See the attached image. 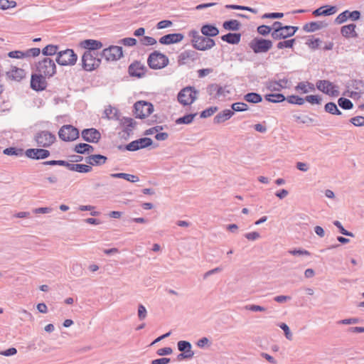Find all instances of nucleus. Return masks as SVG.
Listing matches in <instances>:
<instances>
[{
  "mask_svg": "<svg viewBox=\"0 0 364 364\" xmlns=\"http://www.w3.org/2000/svg\"><path fill=\"white\" fill-rule=\"evenodd\" d=\"M177 347L179 351L185 353L193 357L194 352L191 350L192 346L189 341H180L177 343Z\"/></svg>",
  "mask_w": 364,
  "mask_h": 364,
  "instance_id": "32",
  "label": "nucleus"
},
{
  "mask_svg": "<svg viewBox=\"0 0 364 364\" xmlns=\"http://www.w3.org/2000/svg\"><path fill=\"white\" fill-rule=\"evenodd\" d=\"M134 115L136 118L144 119L151 114L154 111V106L151 102L138 101L134 105Z\"/></svg>",
  "mask_w": 364,
  "mask_h": 364,
  "instance_id": "9",
  "label": "nucleus"
},
{
  "mask_svg": "<svg viewBox=\"0 0 364 364\" xmlns=\"http://www.w3.org/2000/svg\"><path fill=\"white\" fill-rule=\"evenodd\" d=\"M136 122L132 118L129 117H124L122 119V124L124 127V132L129 134V132H132V129L135 125Z\"/></svg>",
  "mask_w": 364,
  "mask_h": 364,
  "instance_id": "38",
  "label": "nucleus"
},
{
  "mask_svg": "<svg viewBox=\"0 0 364 364\" xmlns=\"http://www.w3.org/2000/svg\"><path fill=\"white\" fill-rule=\"evenodd\" d=\"M289 80L287 78H282L277 80H269L266 83V87L271 92H279L284 88H287Z\"/></svg>",
  "mask_w": 364,
  "mask_h": 364,
  "instance_id": "20",
  "label": "nucleus"
},
{
  "mask_svg": "<svg viewBox=\"0 0 364 364\" xmlns=\"http://www.w3.org/2000/svg\"><path fill=\"white\" fill-rule=\"evenodd\" d=\"M92 166L89 165L82 164H76V170L75 171L79 173H89L92 171Z\"/></svg>",
  "mask_w": 364,
  "mask_h": 364,
  "instance_id": "54",
  "label": "nucleus"
},
{
  "mask_svg": "<svg viewBox=\"0 0 364 364\" xmlns=\"http://www.w3.org/2000/svg\"><path fill=\"white\" fill-rule=\"evenodd\" d=\"M272 41L262 38H254L250 43L249 46L255 53H267L272 48Z\"/></svg>",
  "mask_w": 364,
  "mask_h": 364,
  "instance_id": "7",
  "label": "nucleus"
},
{
  "mask_svg": "<svg viewBox=\"0 0 364 364\" xmlns=\"http://www.w3.org/2000/svg\"><path fill=\"white\" fill-rule=\"evenodd\" d=\"M244 100L250 103H259L262 101L261 95L257 92H248L244 95Z\"/></svg>",
  "mask_w": 364,
  "mask_h": 364,
  "instance_id": "35",
  "label": "nucleus"
},
{
  "mask_svg": "<svg viewBox=\"0 0 364 364\" xmlns=\"http://www.w3.org/2000/svg\"><path fill=\"white\" fill-rule=\"evenodd\" d=\"M294 117L295 118L296 121L302 124H309L314 122V119L309 117L307 115L304 116H297L294 115Z\"/></svg>",
  "mask_w": 364,
  "mask_h": 364,
  "instance_id": "56",
  "label": "nucleus"
},
{
  "mask_svg": "<svg viewBox=\"0 0 364 364\" xmlns=\"http://www.w3.org/2000/svg\"><path fill=\"white\" fill-rule=\"evenodd\" d=\"M333 225L338 228L340 233H341L343 235L349 236L353 237L355 235L352 232L346 230L343 226L342 225L341 223L338 220L333 221Z\"/></svg>",
  "mask_w": 364,
  "mask_h": 364,
  "instance_id": "44",
  "label": "nucleus"
},
{
  "mask_svg": "<svg viewBox=\"0 0 364 364\" xmlns=\"http://www.w3.org/2000/svg\"><path fill=\"white\" fill-rule=\"evenodd\" d=\"M240 23L237 20L235 19L225 21L223 24V26L225 30L232 31H238L240 28Z\"/></svg>",
  "mask_w": 364,
  "mask_h": 364,
  "instance_id": "34",
  "label": "nucleus"
},
{
  "mask_svg": "<svg viewBox=\"0 0 364 364\" xmlns=\"http://www.w3.org/2000/svg\"><path fill=\"white\" fill-rule=\"evenodd\" d=\"M221 39L230 44H237L240 41L241 34L240 33H228L222 36Z\"/></svg>",
  "mask_w": 364,
  "mask_h": 364,
  "instance_id": "31",
  "label": "nucleus"
},
{
  "mask_svg": "<svg viewBox=\"0 0 364 364\" xmlns=\"http://www.w3.org/2000/svg\"><path fill=\"white\" fill-rule=\"evenodd\" d=\"M137 315L140 321H143L146 318L147 316V311L143 304H139Z\"/></svg>",
  "mask_w": 364,
  "mask_h": 364,
  "instance_id": "53",
  "label": "nucleus"
},
{
  "mask_svg": "<svg viewBox=\"0 0 364 364\" xmlns=\"http://www.w3.org/2000/svg\"><path fill=\"white\" fill-rule=\"evenodd\" d=\"M338 8L336 6L326 5L318 8L313 11V15L315 16H331L336 14Z\"/></svg>",
  "mask_w": 364,
  "mask_h": 364,
  "instance_id": "25",
  "label": "nucleus"
},
{
  "mask_svg": "<svg viewBox=\"0 0 364 364\" xmlns=\"http://www.w3.org/2000/svg\"><path fill=\"white\" fill-rule=\"evenodd\" d=\"M94 151V147L88 144L85 143H80L77 145H75L74 148V151L80 154H84L85 153H90Z\"/></svg>",
  "mask_w": 364,
  "mask_h": 364,
  "instance_id": "33",
  "label": "nucleus"
},
{
  "mask_svg": "<svg viewBox=\"0 0 364 364\" xmlns=\"http://www.w3.org/2000/svg\"><path fill=\"white\" fill-rule=\"evenodd\" d=\"M298 29V26H284L281 31L278 33L277 37H276L274 40L278 41L291 37L295 34Z\"/></svg>",
  "mask_w": 364,
  "mask_h": 364,
  "instance_id": "23",
  "label": "nucleus"
},
{
  "mask_svg": "<svg viewBox=\"0 0 364 364\" xmlns=\"http://www.w3.org/2000/svg\"><path fill=\"white\" fill-rule=\"evenodd\" d=\"M233 114H234V112L231 109H224L222 112L218 113L215 116V117L213 119V122L215 124L223 123V122L227 121L228 119H230Z\"/></svg>",
  "mask_w": 364,
  "mask_h": 364,
  "instance_id": "29",
  "label": "nucleus"
},
{
  "mask_svg": "<svg viewBox=\"0 0 364 364\" xmlns=\"http://www.w3.org/2000/svg\"><path fill=\"white\" fill-rule=\"evenodd\" d=\"M327 26L328 23L324 21H311L306 23L303 26V29L306 32H314Z\"/></svg>",
  "mask_w": 364,
  "mask_h": 364,
  "instance_id": "28",
  "label": "nucleus"
},
{
  "mask_svg": "<svg viewBox=\"0 0 364 364\" xmlns=\"http://www.w3.org/2000/svg\"><path fill=\"white\" fill-rule=\"evenodd\" d=\"M101 58H105L107 61H114L123 57L122 47L118 46H110L104 49L100 53Z\"/></svg>",
  "mask_w": 364,
  "mask_h": 364,
  "instance_id": "11",
  "label": "nucleus"
},
{
  "mask_svg": "<svg viewBox=\"0 0 364 364\" xmlns=\"http://www.w3.org/2000/svg\"><path fill=\"white\" fill-rule=\"evenodd\" d=\"M200 54L194 50H186L178 56V63L179 65H186L189 63H193L198 60Z\"/></svg>",
  "mask_w": 364,
  "mask_h": 364,
  "instance_id": "12",
  "label": "nucleus"
},
{
  "mask_svg": "<svg viewBox=\"0 0 364 364\" xmlns=\"http://www.w3.org/2000/svg\"><path fill=\"white\" fill-rule=\"evenodd\" d=\"M287 100L290 104H294L298 105H302L304 103V99L297 95L289 96L287 98Z\"/></svg>",
  "mask_w": 364,
  "mask_h": 364,
  "instance_id": "47",
  "label": "nucleus"
},
{
  "mask_svg": "<svg viewBox=\"0 0 364 364\" xmlns=\"http://www.w3.org/2000/svg\"><path fill=\"white\" fill-rule=\"evenodd\" d=\"M105 114L109 119H118V110L117 109L112 108V107L106 108L105 110Z\"/></svg>",
  "mask_w": 364,
  "mask_h": 364,
  "instance_id": "51",
  "label": "nucleus"
},
{
  "mask_svg": "<svg viewBox=\"0 0 364 364\" xmlns=\"http://www.w3.org/2000/svg\"><path fill=\"white\" fill-rule=\"evenodd\" d=\"M316 87L322 92L333 97H336L339 94L338 91L335 89L336 87L328 80H322L317 81Z\"/></svg>",
  "mask_w": 364,
  "mask_h": 364,
  "instance_id": "14",
  "label": "nucleus"
},
{
  "mask_svg": "<svg viewBox=\"0 0 364 364\" xmlns=\"http://www.w3.org/2000/svg\"><path fill=\"white\" fill-rule=\"evenodd\" d=\"M77 60V55L73 49H65L58 53L55 61L62 66H73Z\"/></svg>",
  "mask_w": 364,
  "mask_h": 364,
  "instance_id": "4",
  "label": "nucleus"
},
{
  "mask_svg": "<svg viewBox=\"0 0 364 364\" xmlns=\"http://www.w3.org/2000/svg\"><path fill=\"white\" fill-rule=\"evenodd\" d=\"M184 36L180 33H169L160 38L159 43L164 45H169L181 42Z\"/></svg>",
  "mask_w": 364,
  "mask_h": 364,
  "instance_id": "22",
  "label": "nucleus"
},
{
  "mask_svg": "<svg viewBox=\"0 0 364 364\" xmlns=\"http://www.w3.org/2000/svg\"><path fill=\"white\" fill-rule=\"evenodd\" d=\"M279 327L284 331L286 338L289 341L292 340V333L287 324L282 323Z\"/></svg>",
  "mask_w": 364,
  "mask_h": 364,
  "instance_id": "61",
  "label": "nucleus"
},
{
  "mask_svg": "<svg viewBox=\"0 0 364 364\" xmlns=\"http://www.w3.org/2000/svg\"><path fill=\"white\" fill-rule=\"evenodd\" d=\"M288 252L292 255H294V256H309L311 255V253L306 250H301V249H299V250H289Z\"/></svg>",
  "mask_w": 364,
  "mask_h": 364,
  "instance_id": "59",
  "label": "nucleus"
},
{
  "mask_svg": "<svg viewBox=\"0 0 364 364\" xmlns=\"http://www.w3.org/2000/svg\"><path fill=\"white\" fill-rule=\"evenodd\" d=\"M146 70L147 69L144 65L141 64L139 61H134L129 66L128 68L129 74L132 77H136L138 78L144 76Z\"/></svg>",
  "mask_w": 364,
  "mask_h": 364,
  "instance_id": "18",
  "label": "nucleus"
},
{
  "mask_svg": "<svg viewBox=\"0 0 364 364\" xmlns=\"http://www.w3.org/2000/svg\"><path fill=\"white\" fill-rule=\"evenodd\" d=\"M217 110V107H210L201 112L200 117L201 118H207L212 116Z\"/></svg>",
  "mask_w": 364,
  "mask_h": 364,
  "instance_id": "52",
  "label": "nucleus"
},
{
  "mask_svg": "<svg viewBox=\"0 0 364 364\" xmlns=\"http://www.w3.org/2000/svg\"><path fill=\"white\" fill-rule=\"evenodd\" d=\"M140 43L144 46H153L156 43V41L153 37L143 36L140 39Z\"/></svg>",
  "mask_w": 364,
  "mask_h": 364,
  "instance_id": "55",
  "label": "nucleus"
},
{
  "mask_svg": "<svg viewBox=\"0 0 364 364\" xmlns=\"http://www.w3.org/2000/svg\"><path fill=\"white\" fill-rule=\"evenodd\" d=\"M338 104L343 109H350L353 107V102L349 99L345 97H340L338 100Z\"/></svg>",
  "mask_w": 364,
  "mask_h": 364,
  "instance_id": "42",
  "label": "nucleus"
},
{
  "mask_svg": "<svg viewBox=\"0 0 364 364\" xmlns=\"http://www.w3.org/2000/svg\"><path fill=\"white\" fill-rule=\"evenodd\" d=\"M80 46L87 49V50H91L95 52L102 47V43L97 40L87 39L81 41Z\"/></svg>",
  "mask_w": 364,
  "mask_h": 364,
  "instance_id": "24",
  "label": "nucleus"
},
{
  "mask_svg": "<svg viewBox=\"0 0 364 364\" xmlns=\"http://www.w3.org/2000/svg\"><path fill=\"white\" fill-rule=\"evenodd\" d=\"M188 36L191 38V45L196 50L205 51L212 48L215 45L213 39L203 35L200 36L196 30H191Z\"/></svg>",
  "mask_w": 364,
  "mask_h": 364,
  "instance_id": "1",
  "label": "nucleus"
},
{
  "mask_svg": "<svg viewBox=\"0 0 364 364\" xmlns=\"http://www.w3.org/2000/svg\"><path fill=\"white\" fill-rule=\"evenodd\" d=\"M42 74H33L31 79V87L36 91H42L46 88L47 82Z\"/></svg>",
  "mask_w": 364,
  "mask_h": 364,
  "instance_id": "16",
  "label": "nucleus"
},
{
  "mask_svg": "<svg viewBox=\"0 0 364 364\" xmlns=\"http://www.w3.org/2000/svg\"><path fill=\"white\" fill-rule=\"evenodd\" d=\"M16 6V2L14 1L0 0V9L6 10L10 8H14Z\"/></svg>",
  "mask_w": 364,
  "mask_h": 364,
  "instance_id": "49",
  "label": "nucleus"
},
{
  "mask_svg": "<svg viewBox=\"0 0 364 364\" xmlns=\"http://www.w3.org/2000/svg\"><path fill=\"white\" fill-rule=\"evenodd\" d=\"M355 28L356 25L354 23L343 26L341 28V33L346 38H357L358 33L355 31Z\"/></svg>",
  "mask_w": 364,
  "mask_h": 364,
  "instance_id": "27",
  "label": "nucleus"
},
{
  "mask_svg": "<svg viewBox=\"0 0 364 364\" xmlns=\"http://www.w3.org/2000/svg\"><path fill=\"white\" fill-rule=\"evenodd\" d=\"M35 141L40 147H49L56 140V136L51 132L43 130L37 132L34 136Z\"/></svg>",
  "mask_w": 364,
  "mask_h": 364,
  "instance_id": "8",
  "label": "nucleus"
},
{
  "mask_svg": "<svg viewBox=\"0 0 364 364\" xmlns=\"http://www.w3.org/2000/svg\"><path fill=\"white\" fill-rule=\"evenodd\" d=\"M25 76V70L16 67H12L11 70L6 72V77L8 80H10L19 82L23 79Z\"/></svg>",
  "mask_w": 364,
  "mask_h": 364,
  "instance_id": "21",
  "label": "nucleus"
},
{
  "mask_svg": "<svg viewBox=\"0 0 364 364\" xmlns=\"http://www.w3.org/2000/svg\"><path fill=\"white\" fill-rule=\"evenodd\" d=\"M284 26H283L282 23L280 21H274L272 23L270 28H272L271 36L273 39L277 37L278 33L281 31Z\"/></svg>",
  "mask_w": 364,
  "mask_h": 364,
  "instance_id": "40",
  "label": "nucleus"
},
{
  "mask_svg": "<svg viewBox=\"0 0 364 364\" xmlns=\"http://www.w3.org/2000/svg\"><path fill=\"white\" fill-rule=\"evenodd\" d=\"M295 90L296 91H301V93H307L309 92V89L307 88L306 82H299L298 85L295 87Z\"/></svg>",
  "mask_w": 364,
  "mask_h": 364,
  "instance_id": "63",
  "label": "nucleus"
},
{
  "mask_svg": "<svg viewBox=\"0 0 364 364\" xmlns=\"http://www.w3.org/2000/svg\"><path fill=\"white\" fill-rule=\"evenodd\" d=\"M153 144V141L151 138L143 137L139 139L132 141L129 144H127L125 149L129 151H135L141 149L146 148Z\"/></svg>",
  "mask_w": 364,
  "mask_h": 364,
  "instance_id": "13",
  "label": "nucleus"
},
{
  "mask_svg": "<svg viewBox=\"0 0 364 364\" xmlns=\"http://www.w3.org/2000/svg\"><path fill=\"white\" fill-rule=\"evenodd\" d=\"M200 31L202 34L208 38L215 37L218 35V28L211 24H205L201 27Z\"/></svg>",
  "mask_w": 364,
  "mask_h": 364,
  "instance_id": "30",
  "label": "nucleus"
},
{
  "mask_svg": "<svg viewBox=\"0 0 364 364\" xmlns=\"http://www.w3.org/2000/svg\"><path fill=\"white\" fill-rule=\"evenodd\" d=\"M58 136L64 141H74L79 137V130L70 124L63 125L58 132Z\"/></svg>",
  "mask_w": 364,
  "mask_h": 364,
  "instance_id": "10",
  "label": "nucleus"
},
{
  "mask_svg": "<svg viewBox=\"0 0 364 364\" xmlns=\"http://www.w3.org/2000/svg\"><path fill=\"white\" fill-rule=\"evenodd\" d=\"M264 99L272 103L282 102L286 100L285 96L281 93L267 94L264 95Z\"/></svg>",
  "mask_w": 364,
  "mask_h": 364,
  "instance_id": "36",
  "label": "nucleus"
},
{
  "mask_svg": "<svg viewBox=\"0 0 364 364\" xmlns=\"http://www.w3.org/2000/svg\"><path fill=\"white\" fill-rule=\"evenodd\" d=\"M136 40L134 38H124L119 41V43H121L125 46H134L136 44Z\"/></svg>",
  "mask_w": 364,
  "mask_h": 364,
  "instance_id": "57",
  "label": "nucleus"
},
{
  "mask_svg": "<svg viewBox=\"0 0 364 364\" xmlns=\"http://www.w3.org/2000/svg\"><path fill=\"white\" fill-rule=\"evenodd\" d=\"M198 94V91L194 87L188 86L178 92L177 97L181 105H190L197 99Z\"/></svg>",
  "mask_w": 364,
  "mask_h": 364,
  "instance_id": "5",
  "label": "nucleus"
},
{
  "mask_svg": "<svg viewBox=\"0 0 364 364\" xmlns=\"http://www.w3.org/2000/svg\"><path fill=\"white\" fill-rule=\"evenodd\" d=\"M295 39L291 38L289 40H284L283 41H279L277 44V48L278 49H284V48H292L294 43H295Z\"/></svg>",
  "mask_w": 364,
  "mask_h": 364,
  "instance_id": "43",
  "label": "nucleus"
},
{
  "mask_svg": "<svg viewBox=\"0 0 364 364\" xmlns=\"http://www.w3.org/2000/svg\"><path fill=\"white\" fill-rule=\"evenodd\" d=\"M196 115H197V113L186 114L183 117L178 118L176 120V124H190L193 122V121Z\"/></svg>",
  "mask_w": 364,
  "mask_h": 364,
  "instance_id": "37",
  "label": "nucleus"
},
{
  "mask_svg": "<svg viewBox=\"0 0 364 364\" xmlns=\"http://www.w3.org/2000/svg\"><path fill=\"white\" fill-rule=\"evenodd\" d=\"M3 153L8 156H22L23 154V150L16 147H9L5 149Z\"/></svg>",
  "mask_w": 364,
  "mask_h": 364,
  "instance_id": "41",
  "label": "nucleus"
},
{
  "mask_svg": "<svg viewBox=\"0 0 364 364\" xmlns=\"http://www.w3.org/2000/svg\"><path fill=\"white\" fill-rule=\"evenodd\" d=\"M81 134L83 140L89 143H97L101 139L100 132L95 128L85 129Z\"/></svg>",
  "mask_w": 364,
  "mask_h": 364,
  "instance_id": "17",
  "label": "nucleus"
},
{
  "mask_svg": "<svg viewBox=\"0 0 364 364\" xmlns=\"http://www.w3.org/2000/svg\"><path fill=\"white\" fill-rule=\"evenodd\" d=\"M169 60L168 57L161 53L159 51H154L147 59V63L150 68L158 70L165 68L168 64Z\"/></svg>",
  "mask_w": 364,
  "mask_h": 364,
  "instance_id": "3",
  "label": "nucleus"
},
{
  "mask_svg": "<svg viewBox=\"0 0 364 364\" xmlns=\"http://www.w3.org/2000/svg\"><path fill=\"white\" fill-rule=\"evenodd\" d=\"M284 16L283 13L273 12L267 13L262 16V18H281Z\"/></svg>",
  "mask_w": 364,
  "mask_h": 364,
  "instance_id": "62",
  "label": "nucleus"
},
{
  "mask_svg": "<svg viewBox=\"0 0 364 364\" xmlns=\"http://www.w3.org/2000/svg\"><path fill=\"white\" fill-rule=\"evenodd\" d=\"M25 154L28 158L40 160L48 158L50 153L48 150L44 149H28L25 151Z\"/></svg>",
  "mask_w": 364,
  "mask_h": 364,
  "instance_id": "19",
  "label": "nucleus"
},
{
  "mask_svg": "<svg viewBox=\"0 0 364 364\" xmlns=\"http://www.w3.org/2000/svg\"><path fill=\"white\" fill-rule=\"evenodd\" d=\"M171 362V359L168 358H161L153 360L151 364H168Z\"/></svg>",
  "mask_w": 364,
  "mask_h": 364,
  "instance_id": "64",
  "label": "nucleus"
},
{
  "mask_svg": "<svg viewBox=\"0 0 364 364\" xmlns=\"http://www.w3.org/2000/svg\"><path fill=\"white\" fill-rule=\"evenodd\" d=\"M58 48V46L50 44L42 50V53L46 56L53 55L55 54L58 55V53L59 52Z\"/></svg>",
  "mask_w": 364,
  "mask_h": 364,
  "instance_id": "39",
  "label": "nucleus"
},
{
  "mask_svg": "<svg viewBox=\"0 0 364 364\" xmlns=\"http://www.w3.org/2000/svg\"><path fill=\"white\" fill-rule=\"evenodd\" d=\"M36 70L45 77H50L56 73V65L52 59L44 58L37 63Z\"/></svg>",
  "mask_w": 364,
  "mask_h": 364,
  "instance_id": "6",
  "label": "nucleus"
},
{
  "mask_svg": "<svg viewBox=\"0 0 364 364\" xmlns=\"http://www.w3.org/2000/svg\"><path fill=\"white\" fill-rule=\"evenodd\" d=\"M232 111L244 112L248 109V105L245 102H235L231 105Z\"/></svg>",
  "mask_w": 364,
  "mask_h": 364,
  "instance_id": "45",
  "label": "nucleus"
},
{
  "mask_svg": "<svg viewBox=\"0 0 364 364\" xmlns=\"http://www.w3.org/2000/svg\"><path fill=\"white\" fill-rule=\"evenodd\" d=\"M257 31L260 35L266 36L269 34H271L272 28L267 25H261L257 27Z\"/></svg>",
  "mask_w": 364,
  "mask_h": 364,
  "instance_id": "50",
  "label": "nucleus"
},
{
  "mask_svg": "<svg viewBox=\"0 0 364 364\" xmlns=\"http://www.w3.org/2000/svg\"><path fill=\"white\" fill-rule=\"evenodd\" d=\"M350 122L356 127H362L364 126V117L363 116H356L352 117L350 119Z\"/></svg>",
  "mask_w": 364,
  "mask_h": 364,
  "instance_id": "58",
  "label": "nucleus"
},
{
  "mask_svg": "<svg viewBox=\"0 0 364 364\" xmlns=\"http://www.w3.org/2000/svg\"><path fill=\"white\" fill-rule=\"evenodd\" d=\"M306 101L312 105H320L322 99L319 95H308L305 97L304 102Z\"/></svg>",
  "mask_w": 364,
  "mask_h": 364,
  "instance_id": "48",
  "label": "nucleus"
},
{
  "mask_svg": "<svg viewBox=\"0 0 364 364\" xmlns=\"http://www.w3.org/2000/svg\"><path fill=\"white\" fill-rule=\"evenodd\" d=\"M101 63V58L91 50H85L82 56V66L86 71H92Z\"/></svg>",
  "mask_w": 364,
  "mask_h": 364,
  "instance_id": "2",
  "label": "nucleus"
},
{
  "mask_svg": "<svg viewBox=\"0 0 364 364\" xmlns=\"http://www.w3.org/2000/svg\"><path fill=\"white\" fill-rule=\"evenodd\" d=\"M41 53L40 48H33L26 50V51H23V58H30V57H36Z\"/></svg>",
  "mask_w": 364,
  "mask_h": 364,
  "instance_id": "46",
  "label": "nucleus"
},
{
  "mask_svg": "<svg viewBox=\"0 0 364 364\" xmlns=\"http://www.w3.org/2000/svg\"><path fill=\"white\" fill-rule=\"evenodd\" d=\"M360 18V12L359 11H350L346 10L341 13L335 19L334 23L336 24H342L346 22L348 19L352 21H357Z\"/></svg>",
  "mask_w": 364,
  "mask_h": 364,
  "instance_id": "15",
  "label": "nucleus"
},
{
  "mask_svg": "<svg viewBox=\"0 0 364 364\" xmlns=\"http://www.w3.org/2000/svg\"><path fill=\"white\" fill-rule=\"evenodd\" d=\"M107 161V157L102 154H92L85 158V161L91 166H101Z\"/></svg>",
  "mask_w": 364,
  "mask_h": 364,
  "instance_id": "26",
  "label": "nucleus"
},
{
  "mask_svg": "<svg viewBox=\"0 0 364 364\" xmlns=\"http://www.w3.org/2000/svg\"><path fill=\"white\" fill-rule=\"evenodd\" d=\"M71 272L77 277L81 276L82 274L81 265L77 263L73 264L71 267Z\"/></svg>",
  "mask_w": 364,
  "mask_h": 364,
  "instance_id": "60",
  "label": "nucleus"
}]
</instances>
